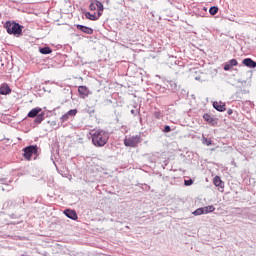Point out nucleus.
<instances>
[{"mask_svg": "<svg viewBox=\"0 0 256 256\" xmlns=\"http://www.w3.org/2000/svg\"><path fill=\"white\" fill-rule=\"evenodd\" d=\"M92 137V143L95 147H105L107 141L109 140V134L105 130H96L93 129L90 131Z\"/></svg>", "mask_w": 256, "mask_h": 256, "instance_id": "f257e3e1", "label": "nucleus"}, {"mask_svg": "<svg viewBox=\"0 0 256 256\" xmlns=\"http://www.w3.org/2000/svg\"><path fill=\"white\" fill-rule=\"evenodd\" d=\"M4 27L7 31V33H9V35H21L22 31H23V26L19 25L18 23L15 22H6L4 24Z\"/></svg>", "mask_w": 256, "mask_h": 256, "instance_id": "f03ea898", "label": "nucleus"}, {"mask_svg": "<svg viewBox=\"0 0 256 256\" xmlns=\"http://www.w3.org/2000/svg\"><path fill=\"white\" fill-rule=\"evenodd\" d=\"M141 143V137L139 135L131 136L124 140V144L126 147H137Z\"/></svg>", "mask_w": 256, "mask_h": 256, "instance_id": "7ed1b4c3", "label": "nucleus"}, {"mask_svg": "<svg viewBox=\"0 0 256 256\" xmlns=\"http://www.w3.org/2000/svg\"><path fill=\"white\" fill-rule=\"evenodd\" d=\"M33 153H37V146H28L24 148L25 159H31V157H33Z\"/></svg>", "mask_w": 256, "mask_h": 256, "instance_id": "20e7f679", "label": "nucleus"}, {"mask_svg": "<svg viewBox=\"0 0 256 256\" xmlns=\"http://www.w3.org/2000/svg\"><path fill=\"white\" fill-rule=\"evenodd\" d=\"M64 215H66L68 219H72V221H77L78 219L77 212L75 210L66 209L64 210Z\"/></svg>", "mask_w": 256, "mask_h": 256, "instance_id": "39448f33", "label": "nucleus"}, {"mask_svg": "<svg viewBox=\"0 0 256 256\" xmlns=\"http://www.w3.org/2000/svg\"><path fill=\"white\" fill-rule=\"evenodd\" d=\"M76 27L77 29L82 31V33H86V35H93V30L90 27L79 25V24Z\"/></svg>", "mask_w": 256, "mask_h": 256, "instance_id": "423d86ee", "label": "nucleus"}, {"mask_svg": "<svg viewBox=\"0 0 256 256\" xmlns=\"http://www.w3.org/2000/svg\"><path fill=\"white\" fill-rule=\"evenodd\" d=\"M243 65H245L246 67H249L250 69H255L256 62L253 61V59H251V58H245L243 60Z\"/></svg>", "mask_w": 256, "mask_h": 256, "instance_id": "0eeeda50", "label": "nucleus"}, {"mask_svg": "<svg viewBox=\"0 0 256 256\" xmlns=\"http://www.w3.org/2000/svg\"><path fill=\"white\" fill-rule=\"evenodd\" d=\"M213 107H214V109H216V111H220V112H223L226 109L225 103L217 102V101L213 102Z\"/></svg>", "mask_w": 256, "mask_h": 256, "instance_id": "6e6552de", "label": "nucleus"}, {"mask_svg": "<svg viewBox=\"0 0 256 256\" xmlns=\"http://www.w3.org/2000/svg\"><path fill=\"white\" fill-rule=\"evenodd\" d=\"M203 119L207 121V123H210V125H217V120L210 114H204Z\"/></svg>", "mask_w": 256, "mask_h": 256, "instance_id": "1a4fd4ad", "label": "nucleus"}, {"mask_svg": "<svg viewBox=\"0 0 256 256\" xmlns=\"http://www.w3.org/2000/svg\"><path fill=\"white\" fill-rule=\"evenodd\" d=\"M41 108L37 107L32 109L29 113H28V117L30 118H34L37 117L38 115H40L39 113H41Z\"/></svg>", "mask_w": 256, "mask_h": 256, "instance_id": "9d476101", "label": "nucleus"}, {"mask_svg": "<svg viewBox=\"0 0 256 256\" xmlns=\"http://www.w3.org/2000/svg\"><path fill=\"white\" fill-rule=\"evenodd\" d=\"M11 93V88L8 85H3L0 87V95H9Z\"/></svg>", "mask_w": 256, "mask_h": 256, "instance_id": "9b49d317", "label": "nucleus"}, {"mask_svg": "<svg viewBox=\"0 0 256 256\" xmlns=\"http://www.w3.org/2000/svg\"><path fill=\"white\" fill-rule=\"evenodd\" d=\"M78 92L80 95H84V97H87V95H89V90L85 86H79Z\"/></svg>", "mask_w": 256, "mask_h": 256, "instance_id": "f8f14e48", "label": "nucleus"}, {"mask_svg": "<svg viewBox=\"0 0 256 256\" xmlns=\"http://www.w3.org/2000/svg\"><path fill=\"white\" fill-rule=\"evenodd\" d=\"M202 210L204 212V215H207V213H213V211H215V206L213 205L205 206V207H202Z\"/></svg>", "mask_w": 256, "mask_h": 256, "instance_id": "ddd939ff", "label": "nucleus"}, {"mask_svg": "<svg viewBox=\"0 0 256 256\" xmlns=\"http://www.w3.org/2000/svg\"><path fill=\"white\" fill-rule=\"evenodd\" d=\"M86 19H90V21H97V19H99V17H97V14H91L90 12H87L85 14Z\"/></svg>", "mask_w": 256, "mask_h": 256, "instance_id": "4468645a", "label": "nucleus"}, {"mask_svg": "<svg viewBox=\"0 0 256 256\" xmlns=\"http://www.w3.org/2000/svg\"><path fill=\"white\" fill-rule=\"evenodd\" d=\"M43 119H45V113H40L36 116L34 123H42Z\"/></svg>", "mask_w": 256, "mask_h": 256, "instance_id": "2eb2a0df", "label": "nucleus"}, {"mask_svg": "<svg viewBox=\"0 0 256 256\" xmlns=\"http://www.w3.org/2000/svg\"><path fill=\"white\" fill-rule=\"evenodd\" d=\"M52 52L53 50L49 47L40 48V53H42V55H49Z\"/></svg>", "mask_w": 256, "mask_h": 256, "instance_id": "dca6fc26", "label": "nucleus"}, {"mask_svg": "<svg viewBox=\"0 0 256 256\" xmlns=\"http://www.w3.org/2000/svg\"><path fill=\"white\" fill-rule=\"evenodd\" d=\"M209 13H210V15H217V13H219V7H217V6L210 7Z\"/></svg>", "mask_w": 256, "mask_h": 256, "instance_id": "f3484780", "label": "nucleus"}, {"mask_svg": "<svg viewBox=\"0 0 256 256\" xmlns=\"http://www.w3.org/2000/svg\"><path fill=\"white\" fill-rule=\"evenodd\" d=\"M192 214H194L195 216L205 215V213L203 212V207L196 209L194 212H192Z\"/></svg>", "mask_w": 256, "mask_h": 256, "instance_id": "a211bd4d", "label": "nucleus"}, {"mask_svg": "<svg viewBox=\"0 0 256 256\" xmlns=\"http://www.w3.org/2000/svg\"><path fill=\"white\" fill-rule=\"evenodd\" d=\"M94 2H95V5L97 7V11H103V3H101L98 0H95Z\"/></svg>", "mask_w": 256, "mask_h": 256, "instance_id": "6ab92c4d", "label": "nucleus"}, {"mask_svg": "<svg viewBox=\"0 0 256 256\" xmlns=\"http://www.w3.org/2000/svg\"><path fill=\"white\" fill-rule=\"evenodd\" d=\"M221 183H222L221 178H219V176H216V177L214 178V185H215L216 187H221Z\"/></svg>", "mask_w": 256, "mask_h": 256, "instance_id": "aec40b11", "label": "nucleus"}, {"mask_svg": "<svg viewBox=\"0 0 256 256\" xmlns=\"http://www.w3.org/2000/svg\"><path fill=\"white\" fill-rule=\"evenodd\" d=\"M67 115H69L70 117H75V115H77V109L69 110L67 112Z\"/></svg>", "mask_w": 256, "mask_h": 256, "instance_id": "412c9836", "label": "nucleus"}, {"mask_svg": "<svg viewBox=\"0 0 256 256\" xmlns=\"http://www.w3.org/2000/svg\"><path fill=\"white\" fill-rule=\"evenodd\" d=\"M237 60L236 59H231L230 61H229V65H230V67H237Z\"/></svg>", "mask_w": 256, "mask_h": 256, "instance_id": "4be33fe9", "label": "nucleus"}, {"mask_svg": "<svg viewBox=\"0 0 256 256\" xmlns=\"http://www.w3.org/2000/svg\"><path fill=\"white\" fill-rule=\"evenodd\" d=\"M202 143H203L204 145H207V147H209V145H211V140H209V139L203 137Z\"/></svg>", "mask_w": 256, "mask_h": 256, "instance_id": "5701e85b", "label": "nucleus"}, {"mask_svg": "<svg viewBox=\"0 0 256 256\" xmlns=\"http://www.w3.org/2000/svg\"><path fill=\"white\" fill-rule=\"evenodd\" d=\"M154 117L156 119H161V117H163V114H161V112H159V111H156V112H154Z\"/></svg>", "mask_w": 256, "mask_h": 256, "instance_id": "b1692460", "label": "nucleus"}, {"mask_svg": "<svg viewBox=\"0 0 256 256\" xmlns=\"http://www.w3.org/2000/svg\"><path fill=\"white\" fill-rule=\"evenodd\" d=\"M69 117H71L70 115H67V113L66 114H64L62 117H61V120L64 122V121H68L69 120Z\"/></svg>", "mask_w": 256, "mask_h": 256, "instance_id": "393cba45", "label": "nucleus"}, {"mask_svg": "<svg viewBox=\"0 0 256 256\" xmlns=\"http://www.w3.org/2000/svg\"><path fill=\"white\" fill-rule=\"evenodd\" d=\"M89 7H90V10H91V11H95V9H97L96 4H95V1L92 2Z\"/></svg>", "mask_w": 256, "mask_h": 256, "instance_id": "a878e982", "label": "nucleus"}, {"mask_svg": "<svg viewBox=\"0 0 256 256\" xmlns=\"http://www.w3.org/2000/svg\"><path fill=\"white\" fill-rule=\"evenodd\" d=\"M193 183V180L192 179H189V180H185L184 181V185H186V186H189V185H191Z\"/></svg>", "mask_w": 256, "mask_h": 256, "instance_id": "bb28decb", "label": "nucleus"}, {"mask_svg": "<svg viewBox=\"0 0 256 256\" xmlns=\"http://www.w3.org/2000/svg\"><path fill=\"white\" fill-rule=\"evenodd\" d=\"M229 69H231V64H226L224 66V71H229Z\"/></svg>", "mask_w": 256, "mask_h": 256, "instance_id": "cd10ccee", "label": "nucleus"}, {"mask_svg": "<svg viewBox=\"0 0 256 256\" xmlns=\"http://www.w3.org/2000/svg\"><path fill=\"white\" fill-rule=\"evenodd\" d=\"M102 13H103V11H98V15H96V17H98V19H99V17H101Z\"/></svg>", "mask_w": 256, "mask_h": 256, "instance_id": "c85d7f7f", "label": "nucleus"}, {"mask_svg": "<svg viewBox=\"0 0 256 256\" xmlns=\"http://www.w3.org/2000/svg\"><path fill=\"white\" fill-rule=\"evenodd\" d=\"M163 131H164V133H169V131H171V129H164Z\"/></svg>", "mask_w": 256, "mask_h": 256, "instance_id": "c756f323", "label": "nucleus"}, {"mask_svg": "<svg viewBox=\"0 0 256 256\" xmlns=\"http://www.w3.org/2000/svg\"><path fill=\"white\" fill-rule=\"evenodd\" d=\"M164 129H171V127L170 126H165Z\"/></svg>", "mask_w": 256, "mask_h": 256, "instance_id": "7c9ffc66", "label": "nucleus"}, {"mask_svg": "<svg viewBox=\"0 0 256 256\" xmlns=\"http://www.w3.org/2000/svg\"><path fill=\"white\" fill-rule=\"evenodd\" d=\"M231 113H233V111H231V110H228V114H229V115H231Z\"/></svg>", "mask_w": 256, "mask_h": 256, "instance_id": "2f4dec72", "label": "nucleus"}]
</instances>
